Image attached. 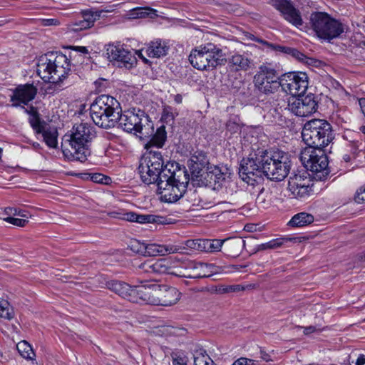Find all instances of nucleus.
<instances>
[{"label": "nucleus", "instance_id": "f257e3e1", "mask_svg": "<svg viewBox=\"0 0 365 365\" xmlns=\"http://www.w3.org/2000/svg\"><path fill=\"white\" fill-rule=\"evenodd\" d=\"M138 173L145 184H156L161 200L170 203L177 202L184 195L190 181L185 167L175 161L165 165L158 150H150L140 160Z\"/></svg>", "mask_w": 365, "mask_h": 365}, {"label": "nucleus", "instance_id": "f03ea898", "mask_svg": "<svg viewBox=\"0 0 365 365\" xmlns=\"http://www.w3.org/2000/svg\"><path fill=\"white\" fill-rule=\"evenodd\" d=\"M96 137V129L91 124L81 123L73 125L71 133L63 138L61 149L64 157L71 161L85 162L91 155V143Z\"/></svg>", "mask_w": 365, "mask_h": 365}, {"label": "nucleus", "instance_id": "7ed1b4c3", "mask_svg": "<svg viewBox=\"0 0 365 365\" xmlns=\"http://www.w3.org/2000/svg\"><path fill=\"white\" fill-rule=\"evenodd\" d=\"M71 71L70 61L66 55L51 53L42 56L37 63V73L46 82H61Z\"/></svg>", "mask_w": 365, "mask_h": 365}, {"label": "nucleus", "instance_id": "20e7f679", "mask_svg": "<svg viewBox=\"0 0 365 365\" xmlns=\"http://www.w3.org/2000/svg\"><path fill=\"white\" fill-rule=\"evenodd\" d=\"M121 111L119 102L107 95L98 96L90 106V115L93 123L105 129L115 127Z\"/></svg>", "mask_w": 365, "mask_h": 365}, {"label": "nucleus", "instance_id": "39448f33", "mask_svg": "<svg viewBox=\"0 0 365 365\" xmlns=\"http://www.w3.org/2000/svg\"><path fill=\"white\" fill-rule=\"evenodd\" d=\"M259 159L262 175L272 180L281 181L290 171V156L282 150L262 151Z\"/></svg>", "mask_w": 365, "mask_h": 365}, {"label": "nucleus", "instance_id": "423d86ee", "mask_svg": "<svg viewBox=\"0 0 365 365\" xmlns=\"http://www.w3.org/2000/svg\"><path fill=\"white\" fill-rule=\"evenodd\" d=\"M302 137L307 148H323L334 139V132L327 120L312 119L304 124Z\"/></svg>", "mask_w": 365, "mask_h": 365}, {"label": "nucleus", "instance_id": "0eeeda50", "mask_svg": "<svg viewBox=\"0 0 365 365\" xmlns=\"http://www.w3.org/2000/svg\"><path fill=\"white\" fill-rule=\"evenodd\" d=\"M189 61L195 68L207 71L224 64L226 59L221 48L208 43L192 49L189 55Z\"/></svg>", "mask_w": 365, "mask_h": 365}, {"label": "nucleus", "instance_id": "6e6552de", "mask_svg": "<svg viewBox=\"0 0 365 365\" xmlns=\"http://www.w3.org/2000/svg\"><path fill=\"white\" fill-rule=\"evenodd\" d=\"M309 23L317 36L325 41H330L344 32L343 24L326 12L312 13Z\"/></svg>", "mask_w": 365, "mask_h": 365}, {"label": "nucleus", "instance_id": "1a4fd4ad", "mask_svg": "<svg viewBox=\"0 0 365 365\" xmlns=\"http://www.w3.org/2000/svg\"><path fill=\"white\" fill-rule=\"evenodd\" d=\"M300 160L316 180H324L329 174V160L323 148H304L301 152Z\"/></svg>", "mask_w": 365, "mask_h": 365}, {"label": "nucleus", "instance_id": "9d476101", "mask_svg": "<svg viewBox=\"0 0 365 365\" xmlns=\"http://www.w3.org/2000/svg\"><path fill=\"white\" fill-rule=\"evenodd\" d=\"M117 123L127 133L133 132L145 136L148 134L147 130L153 129L149 116L143 110L135 108L118 114Z\"/></svg>", "mask_w": 365, "mask_h": 365}, {"label": "nucleus", "instance_id": "9b49d317", "mask_svg": "<svg viewBox=\"0 0 365 365\" xmlns=\"http://www.w3.org/2000/svg\"><path fill=\"white\" fill-rule=\"evenodd\" d=\"M279 76L277 70L270 63L260 65L253 77L255 90L265 95L277 92L281 85Z\"/></svg>", "mask_w": 365, "mask_h": 365}, {"label": "nucleus", "instance_id": "f8f14e48", "mask_svg": "<svg viewBox=\"0 0 365 365\" xmlns=\"http://www.w3.org/2000/svg\"><path fill=\"white\" fill-rule=\"evenodd\" d=\"M143 51L144 49L131 51L125 49L120 44L109 43L106 46V55L108 59L110 61H118L120 66L126 68H131L137 63L135 55H138L145 63L149 62L142 54Z\"/></svg>", "mask_w": 365, "mask_h": 365}, {"label": "nucleus", "instance_id": "ddd939ff", "mask_svg": "<svg viewBox=\"0 0 365 365\" xmlns=\"http://www.w3.org/2000/svg\"><path fill=\"white\" fill-rule=\"evenodd\" d=\"M280 88L291 97L299 96L308 88V76L304 72H289L279 76Z\"/></svg>", "mask_w": 365, "mask_h": 365}, {"label": "nucleus", "instance_id": "4468645a", "mask_svg": "<svg viewBox=\"0 0 365 365\" xmlns=\"http://www.w3.org/2000/svg\"><path fill=\"white\" fill-rule=\"evenodd\" d=\"M286 108L297 116L309 115L315 113L318 108L317 97L312 93L307 96L301 95L298 97H289Z\"/></svg>", "mask_w": 365, "mask_h": 365}, {"label": "nucleus", "instance_id": "2eb2a0df", "mask_svg": "<svg viewBox=\"0 0 365 365\" xmlns=\"http://www.w3.org/2000/svg\"><path fill=\"white\" fill-rule=\"evenodd\" d=\"M259 155L254 158H243L239 168V175L247 184L254 185L262 178V170Z\"/></svg>", "mask_w": 365, "mask_h": 365}, {"label": "nucleus", "instance_id": "dca6fc26", "mask_svg": "<svg viewBox=\"0 0 365 365\" xmlns=\"http://www.w3.org/2000/svg\"><path fill=\"white\" fill-rule=\"evenodd\" d=\"M307 171L302 173L294 174L289 177L288 189L296 198H303L308 196L312 191L313 184Z\"/></svg>", "mask_w": 365, "mask_h": 365}, {"label": "nucleus", "instance_id": "f3484780", "mask_svg": "<svg viewBox=\"0 0 365 365\" xmlns=\"http://www.w3.org/2000/svg\"><path fill=\"white\" fill-rule=\"evenodd\" d=\"M155 288L154 305L171 306L180 299V292L175 287L155 284Z\"/></svg>", "mask_w": 365, "mask_h": 365}, {"label": "nucleus", "instance_id": "a211bd4d", "mask_svg": "<svg viewBox=\"0 0 365 365\" xmlns=\"http://www.w3.org/2000/svg\"><path fill=\"white\" fill-rule=\"evenodd\" d=\"M272 5L280 11L284 19L296 27L302 26L303 20L300 12L288 0H272Z\"/></svg>", "mask_w": 365, "mask_h": 365}, {"label": "nucleus", "instance_id": "6ab92c4d", "mask_svg": "<svg viewBox=\"0 0 365 365\" xmlns=\"http://www.w3.org/2000/svg\"><path fill=\"white\" fill-rule=\"evenodd\" d=\"M36 94L37 88L33 84L20 85L15 88L11 96V101L13 102L12 106L17 107L20 103L27 105L35 98Z\"/></svg>", "mask_w": 365, "mask_h": 365}, {"label": "nucleus", "instance_id": "aec40b11", "mask_svg": "<svg viewBox=\"0 0 365 365\" xmlns=\"http://www.w3.org/2000/svg\"><path fill=\"white\" fill-rule=\"evenodd\" d=\"M155 284L138 285L132 287L130 302L133 303H145L154 305Z\"/></svg>", "mask_w": 365, "mask_h": 365}, {"label": "nucleus", "instance_id": "412c9836", "mask_svg": "<svg viewBox=\"0 0 365 365\" xmlns=\"http://www.w3.org/2000/svg\"><path fill=\"white\" fill-rule=\"evenodd\" d=\"M136 252L145 257H154L182 252V249L173 245L140 244Z\"/></svg>", "mask_w": 365, "mask_h": 365}, {"label": "nucleus", "instance_id": "4be33fe9", "mask_svg": "<svg viewBox=\"0 0 365 365\" xmlns=\"http://www.w3.org/2000/svg\"><path fill=\"white\" fill-rule=\"evenodd\" d=\"M170 258H160L155 260H147L136 267L140 272L148 274H168L169 272Z\"/></svg>", "mask_w": 365, "mask_h": 365}, {"label": "nucleus", "instance_id": "5701e85b", "mask_svg": "<svg viewBox=\"0 0 365 365\" xmlns=\"http://www.w3.org/2000/svg\"><path fill=\"white\" fill-rule=\"evenodd\" d=\"M183 266L185 267L186 270V278L199 279L206 278L210 276V265L207 263L187 260L184 262Z\"/></svg>", "mask_w": 365, "mask_h": 365}, {"label": "nucleus", "instance_id": "b1692460", "mask_svg": "<svg viewBox=\"0 0 365 365\" xmlns=\"http://www.w3.org/2000/svg\"><path fill=\"white\" fill-rule=\"evenodd\" d=\"M224 243L226 255L232 257H238L245 246V240L237 237L225 239Z\"/></svg>", "mask_w": 365, "mask_h": 365}, {"label": "nucleus", "instance_id": "393cba45", "mask_svg": "<svg viewBox=\"0 0 365 365\" xmlns=\"http://www.w3.org/2000/svg\"><path fill=\"white\" fill-rule=\"evenodd\" d=\"M106 287L110 291L120 296L122 298L130 302V295H131L130 290H132V287L128 284L119 280H110L106 282Z\"/></svg>", "mask_w": 365, "mask_h": 365}, {"label": "nucleus", "instance_id": "a878e982", "mask_svg": "<svg viewBox=\"0 0 365 365\" xmlns=\"http://www.w3.org/2000/svg\"><path fill=\"white\" fill-rule=\"evenodd\" d=\"M169 46L160 39L151 41L145 48L146 54L150 58H160L167 55Z\"/></svg>", "mask_w": 365, "mask_h": 365}, {"label": "nucleus", "instance_id": "bb28decb", "mask_svg": "<svg viewBox=\"0 0 365 365\" xmlns=\"http://www.w3.org/2000/svg\"><path fill=\"white\" fill-rule=\"evenodd\" d=\"M229 63L235 71H247L250 68L251 61L242 54H235L229 60Z\"/></svg>", "mask_w": 365, "mask_h": 365}, {"label": "nucleus", "instance_id": "cd10ccee", "mask_svg": "<svg viewBox=\"0 0 365 365\" xmlns=\"http://www.w3.org/2000/svg\"><path fill=\"white\" fill-rule=\"evenodd\" d=\"M314 216L307 212H299L292 217L288 225L291 227H300L314 222Z\"/></svg>", "mask_w": 365, "mask_h": 365}, {"label": "nucleus", "instance_id": "c85d7f7f", "mask_svg": "<svg viewBox=\"0 0 365 365\" xmlns=\"http://www.w3.org/2000/svg\"><path fill=\"white\" fill-rule=\"evenodd\" d=\"M46 144L52 148L57 147L58 131L55 127L47 125L41 133Z\"/></svg>", "mask_w": 365, "mask_h": 365}, {"label": "nucleus", "instance_id": "c756f323", "mask_svg": "<svg viewBox=\"0 0 365 365\" xmlns=\"http://www.w3.org/2000/svg\"><path fill=\"white\" fill-rule=\"evenodd\" d=\"M167 138V133L165 131V126H160L158 128L153 135L149 143L147 144L146 148L148 149L149 148L155 146L157 148H162Z\"/></svg>", "mask_w": 365, "mask_h": 365}, {"label": "nucleus", "instance_id": "7c9ffc66", "mask_svg": "<svg viewBox=\"0 0 365 365\" xmlns=\"http://www.w3.org/2000/svg\"><path fill=\"white\" fill-rule=\"evenodd\" d=\"M16 349L19 354L27 360H34L36 357L35 352L31 344L26 340L21 341L16 344Z\"/></svg>", "mask_w": 365, "mask_h": 365}, {"label": "nucleus", "instance_id": "2f4dec72", "mask_svg": "<svg viewBox=\"0 0 365 365\" xmlns=\"http://www.w3.org/2000/svg\"><path fill=\"white\" fill-rule=\"evenodd\" d=\"M168 274L175 275L180 277H185V267L184 262H180L176 258H170Z\"/></svg>", "mask_w": 365, "mask_h": 365}, {"label": "nucleus", "instance_id": "473e14b6", "mask_svg": "<svg viewBox=\"0 0 365 365\" xmlns=\"http://www.w3.org/2000/svg\"><path fill=\"white\" fill-rule=\"evenodd\" d=\"M288 238H277L272 240L266 243L259 245L255 249V252L263 251L265 250L276 249L281 247L284 242L289 241Z\"/></svg>", "mask_w": 365, "mask_h": 365}, {"label": "nucleus", "instance_id": "72a5a7b5", "mask_svg": "<svg viewBox=\"0 0 365 365\" xmlns=\"http://www.w3.org/2000/svg\"><path fill=\"white\" fill-rule=\"evenodd\" d=\"M102 11L99 10H85L81 12L82 18L89 26L92 27L96 21L101 18Z\"/></svg>", "mask_w": 365, "mask_h": 365}, {"label": "nucleus", "instance_id": "f704fd0d", "mask_svg": "<svg viewBox=\"0 0 365 365\" xmlns=\"http://www.w3.org/2000/svg\"><path fill=\"white\" fill-rule=\"evenodd\" d=\"M155 11L148 7L145 8H135L130 11L129 16L131 19H143L150 16L151 17L155 14Z\"/></svg>", "mask_w": 365, "mask_h": 365}, {"label": "nucleus", "instance_id": "c9c22d12", "mask_svg": "<svg viewBox=\"0 0 365 365\" xmlns=\"http://www.w3.org/2000/svg\"><path fill=\"white\" fill-rule=\"evenodd\" d=\"M29 121L31 126L37 134H40V133L48 125L45 121L40 119L38 113L30 116Z\"/></svg>", "mask_w": 365, "mask_h": 365}, {"label": "nucleus", "instance_id": "e433bc0d", "mask_svg": "<svg viewBox=\"0 0 365 365\" xmlns=\"http://www.w3.org/2000/svg\"><path fill=\"white\" fill-rule=\"evenodd\" d=\"M14 317V312L9 303L6 300L0 302V317L11 320Z\"/></svg>", "mask_w": 365, "mask_h": 365}, {"label": "nucleus", "instance_id": "4c0bfd02", "mask_svg": "<svg viewBox=\"0 0 365 365\" xmlns=\"http://www.w3.org/2000/svg\"><path fill=\"white\" fill-rule=\"evenodd\" d=\"M195 365H214V361L205 351H197L194 354Z\"/></svg>", "mask_w": 365, "mask_h": 365}, {"label": "nucleus", "instance_id": "58836bf2", "mask_svg": "<svg viewBox=\"0 0 365 365\" xmlns=\"http://www.w3.org/2000/svg\"><path fill=\"white\" fill-rule=\"evenodd\" d=\"M257 41L258 42L262 43L264 46H266V47L267 48H269L272 51H275L277 52H280V53H286L288 55H290V53L292 49V48H291V47L283 46L278 45V44L271 43H269L264 40L257 39Z\"/></svg>", "mask_w": 365, "mask_h": 365}, {"label": "nucleus", "instance_id": "ea45409f", "mask_svg": "<svg viewBox=\"0 0 365 365\" xmlns=\"http://www.w3.org/2000/svg\"><path fill=\"white\" fill-rule=\"evenodd\" d=\"M178 115L176 109L170 106H165L163 108L162 119L166 123L173 122Z\"/></svg>", "mask_w": 365, "mask_h": 365}, {"label": "nucleus", "instance_id": "a19ab883", "mask_svg": "<svg viewBox=\"0 0 365 365\" xmlns=\"http://www.w3.org/2000/svg\"><path fill=\"white\" fill-rule=\"evenodd\" d=\"M197 239L187 240L181 245H173V246L178 247L182 249V252H177L176 253H185L187 250H197Z\"/></svg>", "mask_w": 365, "mask_h": 365}, {"label": "nucleus", "instance_id": "79ce46f5", "mask_svg": "<svg viewBox=\"0 0 365 365\" xmlns=\"http://www.w3.org/2000/svg\"><path fill=\"white\" fill-rule=\"evenodd\" d=\"M225 240L207 239V252H215L221 250Z\"/></svg>", "mask_w": 365, "mask_h": 365}, {"label": "nucleus", "instance_id": "37998d69", "mask_svg": "<svg viewBox=\"0 0 365 365\" xmlns=\"http://www.w3.org/2000/svg\"><path fill=\"white\" fill-rule=\"evenodd\" d=\"M68 26L69 30L75 32L89 29V26L83 19L69 24Z\"/></svg>", "mask_w": 365, "mask_h": 365}, {"label": "nucleus", "instance_id": "c03bdc74", "mask_svg": "<svg viewBox=\"0 0 365 365\" xmlns=\"http://www.w3.org/2000/svg\"><path fill=\"white\" fill-rule=\"evenodd\" d=\"M268 193L264 192L263 191L260 192L257 198H256V204L259 207L266 208L270 204L269 200L267 199Z\"/></svg>", "mask_w": 365, "mask_h": 365}, {"label": "nucleus", "instance_id": "a18cd8bd", "mask_svg": "<svg viewBox=\"0 0 365 365\" xmlns=\"http://www.w3.org/2000/svg\"><path fill=\"white\" fill-rule=\"evenodd\" d=\"M5 213L8 215H18L26 219H29L31 216L29 213L25 210H18L17 208L11 207L5 209Z\"/></svg>", "mask_w": 365, "mask_h": 365}, {"label": "nucleus", "instance_id": "49530a36", "mask_svg": "<svg viewBox=\"0 0 365 365\" xmlns=\"http://www.w3.org/2000/svg\"><path fill=\"white\" fill-rule=\"evenodd\" d=\"M5 222H7L14 226L24 227L28 223V219L26 218H15L11 216H9L3 218Z\"/></svg>", "mask_w": 365, "mask_h": 365}, {"label": "nucleus", "instance_id": "de8ad7c7", "mask_svg": "<svg viewBox=\"0 0 365 365\" xmlns=\"http://www.w3.org/2000/svg\"><path fill=\"white\" fill-rule=\"evenodd\" d=\"M90 178L92 182L101 183V184H108L110 178L101 173L90 174Z\"/></svg>", "mask_w": 365, "mask_h": 365}, {"label": "nucleus", "instance_id": "09e8293b", "mask_svg": "<svg viewBox=\"0 0 365 365\" xmlns=\"http://www.w3.org/2000/svg\"><path fill=\"white\" fill-rule=\"evenodd\" d=\"M155 216L153 215H137L136 222L140 224L155 222Z\"/></svg>", "mask_w": 365, "mask_h": 365}, {"label": "nucleus", "instance_id": "8fccbe9b", "mask_svg": "<svg viewBox=\"0 0 365 365\" xmlns=\"http://www.w3.org/2000/svg\"><path fill=\"white\" fill-rule=\"evenodd\" d=\"M232 365H258V361L246 357H240L235 360Z\"/></svg>", "mask_w": 365, "mask_h": 365}, {"label": "nucleus", "instance_id": "3c124183", "mask_svg": "<svg viewBox=\"0 0 365 365\" xmlns=\"http://www.w3.org/2000/svg\"><path fill=\"white\" fill-rule=\"evenodd\" d=\"M354 200L357 203L365 202V184L356 191Z\"/></svg>", "mask_w": 365, "mask_h": 365}, {"label": "nucleus", "instance_id": "603ef678", "mask_svg": "<svg viewBox=\"0 0 365 365\" xmlns=\"http://www.w3.org/2000/svg\"><path fill=\"white\" fill-rule=\"evenodd\" d=\"M137 213L133 212H123L119 219H122L126 221L135 222L137 218Z\"/></svg>", "mask_w": 365, "mask_h": 365}, {"label": "nucleus", "instance_id": "864d4df0", "mask_svg": "<svg viewBox=\"0 0 365 365\" xmlns=\"http://www.w3.org/2000/svg\"><path fill=\"white\" fill-rule=\"evenodd\" d=\"M40 21L43 26H58L61 24L58 19H42Z\"/></svg>", "mask_w": 365, "mask_h": 365}, {"label": "nucleus", "instance_id": "5fc2aeb1", "mask_svg": "<svg viewBox=\"0 0 365 365\" xmlns=\"http://www.w3.org/2000/svg\"><path fill=\"white\" fill-rule=\"evenodd\" d=\"M290 56H292V57H294V58L297 59L301 62H304L305 60L307 58V56L303 53L300 52L299 51L294 48H292V49Z\"/></svg>", "mask_w": 365, "mask_h": 365}, {"label": "nucleus", "instance_id": "6e6d98bb", "mask_svg": "<svg viewBox=\"0 0 365 365\" xmlns=\"http://www.w3.org/2000/svg\"><path fill=\"white\" fill-rule=\"evenodd\" d=\"M300 328L303 329L304 334L305 335H309L312 333L314 332H321L323 329L320 328L319 327L317 326H309V327H299Z\"/></svg>", "mask_w": 365, "mask_h": 365}, {"label": "nucleus", "instance_id": "4d7b16f0", "mask_svg": "<svg viewBox=\"0 0 365 365\" xmlns=\"http://www.w3.org/2000/svg\"><path fill=\"white\" fill-rule=\"evenodd\" d=\"M197 250L207 252V239H197Z\"/></svg>", "mask_w": 365, "mask_h": 365}, {"label": "nucleus", "instance_id": "13d9d810", "mask_svg": "<svg viewBox=\"0 0 365 365\" xmlns=\"http://www.w3.org/2000/svg\"><path fill=\"white\" fill-rule=\"evenodd\" d=\"M238 289H239L237 288L235 286H225V287L223 286L219 289V292L220 293H229V292H235Z\"/></svg>", "mask_w": 365, "mask_h": 365}, {"label": "nucleus", "instance_id": "bf43d9fd", "mask_svg": "<svg viewBox=\"0 0 365 365\" xmlns=\"http://www.w3.org/2000/svg\"><path fill=\"white\" fill-rule=\"evenodd\" d=\"M173 365H186V362L182 357L177 356L173 359Z\"/></svg>", "mask_w": 365, "mask_h": 365}, {"label": "nucleus", "instance_id": "052dcab7", "mask_svg": "<svg viewBox=\"0 0 365 365\" xmlns=\"http://www.w3.org/2000/svg\"><path fill=\"white\" fill-rule=\"evenodd\" d=\"M178 329L173 327L166 326L163 327V333L169 334H175Z\"/></svg>", "mask_w": 365, "mask_h": 365}, {"label": "nucleus", "instance_id": "680f3d73", "mask_svg": "<svg viewBox=\"0 0 365 365\" xmlns=\"http://www.w3.org/2000/svg\"><path fill=\"white\" fill-rule=\"evenodd\" d=\"M22 108L25 110V112H26V113H28L29 115H30V116H32V115H36V114H38V113L37 109H36L35 107H34V106H31V107L29 108V109L26 108H25V107H24V106H22Z\"/></svg>", "mask_w": 365, "mask_h": 365}, {"label": "nucleus", "instance_id": "e2e57ef3", "mask_svg": "<svg viewBox=\"0 0 365 365\" xmlns=\"http://www.w3.org/2000/svg\"><path fill=\"white\" fill-rule=\"evenodd\" d=\"M260 357L265 361H272L270 355L262 350L260 351Z\"/></svg>", "mask_w": 365, "mask_h": 365}, {"label": "nucleus", "instance_id": "0e129e2a", "mask_svg": "<svg viewBox=\"0 0 365 365\" xmlns=\"http://www.w3.org/2000/svg\"><path fill=\"white\" fill-rule=\"evenodd\" d=\"M356 365H364L365 364V355L360 354L356 359L355 363Z\"/></svg>", "mask_w": 365, "mask_h": 365}, {"label": "nucleus", "instance_id": "69168bd1", "mask_svg": "<svg viewBox=\"0 0 365 365\" xmlns=\"http://www.w3.org/2000/svg\"><path fill=\"white\" fill-rule=\"evenodd\" d=\"M359 103L361 111L363 112V113L365 115V98H360L359 100Z\"/></svg>", "mask_w": 365, "mask_h": 365}, {"label": "nucleus", "instance_id": "338daca9", "mask_svg": "<svg viewBox=\"0 0 365 365\" xmlns=\"http://www.w3.org/2000/svg\"><path fill=\"white\" fill-rule=\"evenodd\" d=\"M175 102L178 104H180L182 101V96L180 94H177L174 98Z\"/></svg>", "mask_w": 365, "mask_h": 365}, {"label": "nucleus", "instance_id": "774afa93", "mask_svg": "<svg viewBox=\"0 0 365 365\" xmlns=\"http://www.w3.org/2000/svg\"><path fill=\"white\" fill-rule=\"evenodd\" d=\"M76 50L83 53H88V49L84 46H78Z\"/></svg>", "mask_w": 365, "mask_h": 365}]
</instances>
